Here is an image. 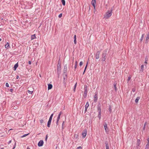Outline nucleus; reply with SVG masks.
<instances>
[{
  "instance_id": "nucleus-53",
  "label": "nucleus",
  "mask_w": 149,
  "mask_h": 149,
  "mask_svg": "<svg viewBox=\"0 0 149 149\" xmlns=\"http://www.w3.org/2000/svg\"><path fill=\"white\" fill-rule=\"evenodd\" d=\"M59 120H56V124L57 125H58V122Z\"/></svg>"
},
{
  "instance_id": "nucleus-17",
  "label": "nucleus",
  "mask_w": 149,
  "mask_h": 149,
  "mask_svg": "<svg viewBox=\"0 0 149 149\" xmlns=\"http://www.w3.org/2000/svg\"><path fill=\"white\" fill-rule=\"evenodd\" d=\"M51 121H52L51 120L49 119V120L48 122V123H47V126L49 127H50V125L51 124Z\"/></svg>"
},
{
  "instance_id": "nucleus-37",
  "label": "nucleus",
  "mask_w": 149,
  "mask_h": 149,
  "mask_svg": "<svg viewBox=\"0 0 149 149\" xmlns=\"http://www.w3.org/2000/svg\"><path fill=\"white\" fill-rule=\"evenodd\" d=\"M53 113L51 115V116H50V117L49 118V119L52 120V117H53Z\"/></svg>"
},
{
  "instance_id": "nucleus-42",
  "label": "nucleus",
  "mask_w": 149,
  "mask_h": 149,
  "mask_svg": "<svg viewBox=\"0 0 149 149\" xmlns=\"http://www.w3.org/2000/svg\"><path fill=\"white\" fill-rule=\"evenodd\" d=\"M132 91L133 92H134L135 91H136V89H135V88H133L132 89Z\"/></svg>"
},
{
  "instance_id": "nucleus-8",
  "label": "nucleus",
  "mask_w": 149,
  "mask_h": 149,
  "mask_svg": "<svg viewBox=\"0 0 149 149\" xmlns=\"http://www.w3.org/2000/svg\"><path fill=\"white\" fill-rule=\"evenodd\" d=\"M100 54V51H97L95 55V56L96 57V59H98L99 58V55Z\"/></svg>"
},
{
  "instance_id": "nucleus-61",
  "label": "nucleus",
  "mask_w": 149,
  "mask_h": 149,
  "mask_svg": "<svg viewBox=\"0 0 149 149\" xmlns=\"http://www.w3.org/2000/svg\"><path fill=\"white\" fill-rule=\"evenodd\" d=\"M27 149H30L29 147H27Z\"/></svg>"
},
{
  "instance_id": "nucleus-13",
  "label": "nucleus",
  "mask_w": 149,
  "mask_h": 149,
  "mask_svg": "<svg viewBox=\"0 0 149 149\" xmlns=\"http://www.w3.org/2000/svg\"><path fill=\"white\" fill-rule=\"evenodd\" d=\"M96 3L95 0H92L91 1V4L94 7V8H95V5Z\"/></svg>"
},
{
  "instance_id": "nucleus-10",
  "label": "nucleus",
  "mask_w": 149,
  "mask_h": 149,
  "mask_svg": "<svg viewBox=\"0 0 149 149\" xmlns=\"http://www.w3.org/2000/svg\"><path fill=\"white\" fill-rule=\"evenodd\" d=\"M44 142L43 140H40L38 143V146L40 147L43 146Z\"/></svg>"
},
{
  "instance_id": "nucleus-18",
  "label": "nucleus",
  "mask_w": 149,
  "mask_h": 149,
  "mask_svg": "<svg viewBox=\"0 0 149 149\" xmlns=\"http://www.w3.org/2000/svg\"><path fill=\"white\" fill-rule=\"evenodd\" d=\"M48 90L51 89L52 88V84H48Z\"/></svg>"
},
{
  "instance_id": "nucleus-26",
  "label": "nucleus",
  "mask_w": 149,
  "mask_h": 149,
  "mask_svg": "<svg viewBox=\"0 0 149 149\" xmlns=\"http://www.w3.org/2000/svg\"><path fill=\"white\" fill-rule=\"evenodd\" d=\"M18 63H16L14 65V68L15 70L18 67Z\"/></svg>"
},
{
  "instance_id": "nucleus-7",
  "label": "nucleus",
  "mask_w": 149,
  "mask_h": 149,
  "mask_svg": "<svg viewBox=\"0 0 149 149\" xmlns=\"http://www.w3.org/2000/svg\"><path fill=\"white\" fill-rule=\"evenodd\" d=\"M87 134V131L85 129L83 131L82 133V135L83 138H84L86 136Z\"/></svg>"
},
{
  "instance_id": "nucleus-64",
  "label": "nucleus",
  "mask_w": 149,
  "mask_h": 149,
  "mask_svg": "<svg viewBox=\"0 0 149 149\" xmlns=\"http://www.w3.org/2000/svg\"><path fill=\"white\" fill-rule=\"evenodd\" d=\"M1 38H0V41H1Z\"/></svg>"
},
{
  "instance_id": "nucleus-35",
  "label": "nucleus",
  "mask_w": 149,
  "mask_h": 149,
  "mask_svg": "<svg viewBox=\"0 0 149 149\" xmlns=\"http://www.w3.org/2000/svg\"><path fill=\"white\" fill-rule=\"evenodd\" d=\"M145 149H149V145L146 144Z\"/></svg>"
},
{
  "instance_id": "nucleus-20",
  "label": "nucleus",
  "mask_w": 149,
  "mask_h": 149,
  "mask_svg": "<svg viewBox=\"0 0 149 149\" xmlns=\"http://www.w3.org/2000/svg\"><path fill=\"white\" fill-rule=\"evenodd\" d=\"M141 144V141L140 139H137V143L136 144V145L138 146H139Z\"/></svg>"
},
{
  "instance_id": "nucleus-56",
  "label": "nucleus",
  "mask_w": 149,
  "mask_h": 149,
  "mask_svg": "<svg viewBox=\"0 0 149 149\" xmlns=\"http://www.w3.org/2000/svg\"><path fill=\"white\" fill-rule=\"evenodd\" d=\"M31 61H29V64L30 65L31 64Z\"/></svg>"
},
{
  "instance_id": "nucleus-63",
  "label": "nucleus",
  "mask_w": 149,
  "mask_h": 149,
  "mask_svg": "<svg viewBox=\"0 0 149 149\" xmlns=\"http://www.w3.org/2000/svg\"><path fill=\"white\" fill-rule=\"evenodd\" d=\"M1 149H4V148H1Z\"/></svg>"
},
{
  "instance_id": "nucleus-30",
  "label": "nucleus",
  "mask_w": 149,
  "mask_h": 149,
  "mask_svg": "<svg viewBox=\"0 0 149 149\" xmlns=\"http://www.w3.org/2000/svg\"><path fill=\"white\" fill-rule=\"evenodd\" d=\"M144 34H143L141 36V38L140 39V41L142 42L143 40V39L144 38Z\"/></svg>"
},
{
  "instance_id": "nucleus-21",
  "label": "nucleus",
  "mask_w": 149,
  "mask_h": 149,
  "mask_svg": "<svg viewBox=\"0 0 149 149\" xmlns=\"http://www.w3.org/2000/svg\"><path fill=\"white\" fill-rule=\"evenodd\" d=\"M36 38V35L35 34L31 35V40H33Z\"/></svg>"
},
{
  "instance_id": "nucleus-55",
  "label": "nucleus",
  "mask_w": 149,
  "mask_h": 149,
  "mask_svg": "<svg viewBox=\"0 0 149 149\" xmlns=\"http://www.w3.org/2000/svg\"><path fill=\"white\" fill-rule=\"evenodd\" d=\"M87 108H85V112L87 111Z\"/></svg>"
},
{
  "instance_id": "nucleus-39",
  "label": "nucleus",
  "mask_w": 149,
  "mask_h": 149,
  "mask_svg": "<svg viewBox=\"0 0 149 149\" xmlns=\"http://www.w3.org/2000/svg\"><path fill=\"white\" fill-rule=\"evenodd\" d=\"M147 61H148V58H146L145 59V62L144 63L145 64H147Z\"/></svg>"
},
{
  "instance_id": "nucleus-60",
  "label": "nucleus",
  "mask_w": 149,
  "mask_h": 149,
  "mask_svg": "<svg viewBox=\"0 0 149 149\" xmlns=\"http://www.w3.org/2000/svg\"><path fill=\"white\" fill-rule=\"evenodd\" d=\"M86 68H86V67H85L84 71H85V70H86Z\"/></svg>"
},
{
  "instance_id": "nucleus-46",
  "label": "nucleus",
  "mask_w": 149,
  "mask_h": 149,
  "mask_svg": "<svg viewBox=\"0 0 149 149\" xmlns=\"http://www.w3.org/2000/svg\"><path fill=\"white\" fill-rule=\"evenodd\" d=\"M62 13H61V14H60L58 15V17L59 18L61 17L62 16Z\"/></svg>"
},
{
  "instance_id": "nucleus-38",
  "label": "nucleus",
  "mask_w": 149,
  "mask_h": 149,
  "mask_svg": "<svg viewBox=\"0 0 149 149\" xmlns=\"http://www.w3.org/2000/svg\"><path fill=\"white\" fill-rule=\"evenodd\" d=\"M131 78V76H129L128 77V78L127 79V82H129V81L130 80Z\"/></svg>"
},
{
  "instance_id": "nucleus-11",
  "label": "nucleus",
  "mask_w": 149,
  "mask_h": 149,
  "mask_svg": "<svg viewBox=\"0 0 149 149\" xmlns=\"http://www.w3.org/2000/svg\"><path fill=\"white\" fill-rule=\"evenodd\" d=\"M97 93L94 96V102H96L97 101L98 99V96H97Z\"/></svg>"
},
{
  "instance_id": "nucleus-48",
  "label": "nucleus",
  "mask_w": 149,
  "mask_h": 149,
  "mask_svg": "<svg viewBox=\"0 0 149 149\" xmlns=\"http://www.w3.org/2000/svg\"><path fill=\"white\" fill-rule=\"evenodd\" d=\"M6 87H8L9 86V84H8V83H6Z\"/></svg>"
},
{
  "instance_id": "nucleus-62",
  "label": "nucleus",
  "mask_w": 149,
  "mask_h": 149,
  "mask_svg": "<svg viewBox=\"0 0 149 149\" xmlns=\"http://www.w3.org/2000/svg\"><path fill=\"white\" fill-rule=\"evenodd\" d=\"M40 75V77H42V76H41L42 75Z\"/></svg>"
},
{
  "instance_id": "nucleus-40",
  "label": "nucleus",
  "mask_w": 149,
  "mask_h": 149,
  "mask_svg": "<svg viewBox=\"0 0 149 149\" xmlns=\"http://www.w3.org/2000/svg\"><path fill=\"white\" fill-rule=\"evenodd\" d=\"M27 91L28 92V93H29V94H31L32 93H33V91H30L29 90H28Z\"/></svg>"
},
{
  "instance_id": "nucleus-28",
  "label": "nucleus",
  "mask_w": 149,
  "mask_h": 149,
  "mask_svg": "<svg viewBox=\"0 0 149 149\" xmlns=\"http://www.w3.org/2000/svg\"><path fill=\"white\" fill-rule=\"evenodd\" d=\"M77 83H76L74 86V89H73V91L74 92H75V89H76V86H77Z\"/></svg>"
},
{
  "instance_id": "nucleus-54",
  "label": "nucleus",
  "mask_w": 149,
  "mask_h": 149,
  "mask_svg": "<svg viewBox=\"0 0 149 149\" xmlns=\"http://www.w3.org/2000/svg\"><path fill=\"white\" fill-rule=\"evenodd\" d=\"M10 92H11L12 93L13 92V89H10Z\"/></svg>"
},
{
  "instance_id": "nucleus-4",
  "label": "nucleus",
  "mask_w": 149,
  "mask_h": 149,
  "mask_svg": "<svg viewBox=\"0 0 149 149\" xmlns=\"http://www.w3.org/2000/svg\"><path fill=\"white\" fill-rule=\"evenodd\" d=\"M104 127L105 132H106V133H108L109 132V130H108V129L107 126V125L106 123H105L104 124Z\"/></svg>"
},
{
  "instance_id": "nucleus-27",
  "label": "nucleus",
  "mask_w": 149,
  "mask_h": 149,
  "mask_svg": "<svg viewBox=\"0 0 149 149\" xmlns=\"http://www.w3.org/2000/svg\"><path fill=\"white\" fill-rule=\"evenodd\" d=\"M87 86L86 85H84V91H87Z\"/></svg>"
},
{
  "instance_id": "nucleus-24",
  "label": "nucleus",
  "mask_w": 149,
  "mask_h": 149,
  "mask_svg": "<svg viewBox=\"0 0 149 149\" xmlns=\"http://www.w3.org/2000/svg\"><path fill=\"white\" fill-rule=\"evenodd\" d=\"M87 91H84V97H86L87 96Z\"/></svg>"
},
{
  "instance_id": "nucleus-9",
  "label": "nucleus",
  "mask_w": 149,
  "mask_h": 149,
  "mask_svg": "<svg viewBox=\"0 0 149 149\" xmlns=\"http://www.w3.org/2000/svg\"><path fill=\"white\" fill-rule=\"evenodd\" d=\"M57 70L59 72L61 70V65L58 61L57 65Z\"/></svg>"
},
{
  "instance_id": "nucleus-19",
  "label": "nucleus",
  "mask_w": 149,
  "mask_h": 149,
  "mask_svg": "<svg viewBox=\"0 0 149 149\" xmlns=\"http://www.w3.org/2000/svg\"><path fill=\"white\" fill-rule=\"evenodd\" d=\"M5 47L7 49H8L10 47L9 44L8 42H7L5 45Z\"/></svg>"
},
{
  "instance_id": "nucleus-58",
  "label": "nucleus",
  "mask_w": 149,
  "mask_h": 149,
  "mask_svg": "<svg viewBox=\"0 0 149 149\" xmlns=\"http://www.w3.org/2000/svg\"><path fill=\"white\" fill-rule=\"evenodd\" d=\"M19 78V77L18 76H17L16 77V79H18Z\"/></svg>"
},
{
  "instance_id": "nucleus-49",
  "label": "nucleus",
  "mask_w": 149,
  "mask_h": 149,
  "mask_svg": "<svg viewBox=\"0 0 149 149\" xmlns=\"http://www.w3.org/2000/svg\"><path fill=\"white\" fill-rule=\"evenodd\" d=\"M82 147L81 146L78 147L76 149H81Z\"/></svg>"
},
{
  "instance_id": "nucleus-51",
  "label": "nucleus",
  "mask_w": 149,
  "mask_h": 149,
  "mask_svg": "<svg viewBox=\"0 0 149 149\" xmlns=\"http://www.w3.org/2000/svg\"><path fill=\"white\" fill-rule=\"evenodd\" d=\"M11 140H10V141H9L8 142V144H10L11 143Z\"/></svg>"
},
{
  "instance_id": "nucleus-50",
  "label": "nucleus",
  "mask_w": 149,
  "mask_h": 149,
  "mask_svg": "<svg viewBox=\"0 0 149 149\" xmlns=\"http://www.w3.org/2000/svg\"><path fill=\"white\" fill-rule=\"evenodd\" d=\"M28 134H24V135H23L22 137H25L27 135H28Z\"/></svg>"
},
{
  "instance_id": "nucleus-2",
  "label": "nucleus",
  "mask_w": 149,
  "mask_h": 149,
  "mask_svg": "<svg viewBox=\"0 0 149 149\" xmlns=\"http://www.w3.org/2000/svg\"><path fill=\"white\" fill-rule=\"evenodd\" d=\"M107 50H104L103 52L102 59V61H104L106 60L105 56L107 54Z\"/></svg>"
},
{
  "instance_id": "nucleus-15",
  "label": "nucleus",
  "mask_w": 149,
  "mask_h": 149,
  "mask_svg": "<svg viewBox=\"0 0 149 149\" xmlns=\"http://www.w3.org/2000/svg\"><path fill=\"white\" fill-rule=\"evenodd\" d=\"M105 143L106 144V149H109V144L107 141L105 142Z\"/></svg>"
},
{
  "instance_id": "nucleus-57",
  "label": "nucleus",
  "mask_w": 149,
  "mask_h": 149,
  "mask_svg": "<svg viewBox=\"0 0 149 149\" xmlns=\"http://www.w3.org/2000/svg\"><path fill=\"white\" fill-rule=\"evenodd\" d=\"M88 65V63H86V66L85 67L87 68V67Z\"/></svg>"
},
{
  "instance_id": "nucleus-59",
  "label": "nucleus",
  "mask_w": 149,
  "mask_h": 149,
  "mask_svg": "<svg viewBox=\"0 0 149 149\" xmlns=\"http://www.w3.org/2000/svg\"><path fill=\"white\" fill-rule=\"evenodd\" d=\"M139 146H138L136 145V148H139Z\"/></svg>"
},
{
  "instance_id": "nucleus-22",
  "label": "nucleus",
  "mask_w": 149,
  "mask_h": 149,
  "mask_svg": "<svg viewBox=\"0 0 149 149\" xmlns=\"http://www.w3.org/2000/svg\"><path fill=\"white\" fill-rule=\"evenodd\" d=\"M74 43L75 44H76L77 43V41H76V35H75L74 36Z\"/></svg>"
},
{
  "instance_id": "nucleus-52",
  "label": "nucleus",
  "mask_w": 149,
  "mask_h": 149,
  "mask_svg": "<svg viewBox=\"0 0 149 149\" xmlns=\"http://www.w3.org/2000/svg\"><path fill=\"white\" fill-rule=\"evenodd\" d=\"M74 68H75V69H76L77 68V61H76V62L74 66Z\"/></svg>"
},
{
  "instance_id": "nucleus-23",
  "label": "nucleus",
  "mask_w": 149,
  "mask_h": 149,
  "mask_svg": "<svg viewBox=\"0 0 149 149\" xmlns=\"http://www.w3.org/2000/svg\"><path fill=\"white\" fill-rule=\"evenodd\" d=\"M140 99V97H136V99L135 100V102L137 103L138 102L139 100Z\"/></svg>"
},
{
  "instance_id": "nucleus-47",
  "label": "nucleus",
  "mask_w": 149,
  "mask_h": 149,
  "mask_svg": "<svg viewBox=\"0 0 149 149\" xmlns=\"http://www.w3.org/2000/svg\"><path fill=\"white\" fill-rule=\"evenodd\" d=\"M47 138H48V135H47V134L46 135L45 138V140L46 141H47Z\"/></svg>"
},
{
  "instance_id": "nucleus-31",
  "label": "nucleus",
  "mask_w": 149,
  "mask_h": 149,
  "mask_svg": "<svg viewBox=\"0 0 149 149\" xmlns=\"http://www.w3.org/2000/svg\"><path fill=\"white\" fill-rule=\"evenodd\" d=\"M89 106V103L88 102H87L85 106V108H88Z\"/></svg>"
},
{
  "instance_id": "nucleus-6",
  "label": "nucleus",
  "mask_w": 149,
  "mask_h": 149,
  "mask_svg": "<svg viewBox=\"0 0 149 149\" xmlns=\"http://www.w3.org/2000/svg\"><path fill=\"white\" fill-rule=\"evenodd\" d=\"M67 64L64 65V69L63 70V73L65 74L67 73Z\"/></svg>"
},
{
  "instance_id": "nucleus-5",
  "label": "nucleus",
  "mask_w": 149,
  "mask_h": 149,
  "mask_svg": "<svg viewBox=\"0 0 149 149\" xmlns=\"http://www.w3.org/2000/svg\"><path fill=\"white\" fill-rule=\"evenodd\" d=\"M97 111H98V113H100V112H101V105L100 103H98L97 106Z\"/></svg>"
},
{
  "instance_id": "nucleus-44",
  "label": "nucleus",
  "mask_w": 149,
  "mask_h": 149,
  "mask_svg": "<svg viewBox=\"0 0 149 149\" xmlns=\"http://www.w3.org/2000/svg\"><path fill=\"white\" fill-rule=\"evenodd\" d=\"M83 64V62L81 61L79 63V65L81 66Z\"/></svg>"
},
{
  "instance_id": "nucleus-45",
  "label": "nucleus",
  "mask_w": 149,
  "mask_h": 149,
  "mask_svg": "<svg viewBox=\"0 0 149 149\" xmlns=\"http://www.w3.org/2000/svg\"><path fill=\"white\" fill-rule=\"evenodd\" d=\"M16 143L15 142V144L14 145V146L13 147V148L12 149H15V146H16Z\"/></svg>"
},
{
  "instance_id": "nucleus-3",
  "label": "nucleus",
  "mask_w": 149,
  "mask_h": 149,
  "mask_svg": "<svg viewBox=\"0 0 149 149\" xmlns=\"http://www.w3.org/2000/svg\"><path fill=\"white\" fill-rule=\"evenodd\" d=\"M67 75H64L63 76V83L64 84L65 86L66 83L67 81Z\"/></svg>"
},
{
  "instance_id": "nucleus-16",
  "label": "nucleus",
  "mask_w": 149,
  "mask_h": 149,
  "mask_svg": "<svg viewBox=\"0 0 149 149\" xmlns=\"http://www.w3.org/2000/svg\"><path fill=\"white\" fill-rule=\"evenodd\" d=\"M62 113V112L61 111L59 113L57 118V120L58 121L59 120L60 118V116L61 115Z\"/></svg>"
},
{
  "instance_id": "nucleus-36",
  "label": "nucleus",
  "mask_w": 149,
  "mask_h": 149,
  "mask_svg": "<svg viewBox=\"0 0 149 149\" xmlns=\"http://www.w3.org/2000/svg\"><path fill=\"white\" fill-rule=\"evenodd\" d=\"M101 112H100V113H98V117L99 118V119H100L101 118Z\"/></svg>"
},
{
  "instance_id": "nucleus-12",
  "label": "nucleus",
  "mask_w": 149,
  "mask_h": 149,
  "mask_svg": "<svg viewBox=\"0 0 149 149\" xmlns=\"http://www.w3.org/2000/svg\"><path fill=\"white\" fill-rule=\"evenodd\" d=\"M149 38V33L148 32L147 34L146 37V43H147L148 42Z\"/></svg>"
},
{
  "instance_id": "nucleus-1",
  "label": "nucleus",
  "mask_w": 149,
  "mask_h": 149,
  "mask_svg": "<svg viewBox=\"0 0 149 149\" xmlns=\"http://www.w3.org/2000/svg\"><path fill=\"white\" fill-rule=\"evenodd\" d=\"M112 10H108L104 15V18L107 19L110 17L112 15Z\"/></svg>"
},
{
  "instance_id": "nucleus-32",
  "label": "nucleus",
  "mask_w": 149,
  "mask_h": 149,
  "mask_svg": "<svg viewBox=\"0 0 149 149\" xmlns=\"http://www.w3.org/2000/svg\"><path fill=\"white\" fill-rule=\"evenodd\" d=\"M61 2H62V3L63 5V6H65V0H61Z\"/></svg>"
},
{
  "instance_id": "nucleus-29",
  "label": "nucleus",
  "mask_w": 149,
  "mask_h": 149,
  "mask_svg": "<svg viewBox=\"0 0 149 149\" xmlns=\"http://www.w3.org/2000/svg\"><path fill=\"white\" fill-rule=\"evenodd\" d=\"M147 123V122H145L144 123V125L143 126V130H145V127H146V125Z\"/></svg>"
},
{
  "instance_id": "nucleus-25",
  "label": "nucleus",
  "mask_w": 149,
  "mask_h": 149,
  "mask_svg": "<svg viewBox=\"0 0 149 149\" xmlns=\"http://www.w3.org/2000/svg\"><path fill=\"white\" fill-rule=\"evenodd\" d=\"M111 111L112 109L111 105H109V111L110 112V113H111Z\"/></svg>"
},
{
  "instance_id": "nucleus-41",
  "label": "nucleus",
  "mask_w": 149,
  "mask_h": 149,
  "mask_svg": "<svg viewBox=\"0 0 149 149\" xmlns=\"http://www.w3.org/2000/svg\"><path fill=\"white\" fill-rule=\"evenodd\" d=\"M40 123L42 124L44 122V120L43 119H41L40 121Z\"/></svg>"
},
{
  "instance_id": "nucleus-34",
  "label": "nucleus",
  "mask_w": 149,
  "mask_h": 149,
  "mask_svg": "<svg viewBox=\"0 0 149 149\" xmlns=\"http://www.w3.org/2000/svg\"><path fill=\"white\" fill-rule=\"evenodd\" d=\"M65 126V125L64 124V122L63 121V123L62 124V129H63L64 128Z\"/></svg>"
},
{
  "instance_id": "nucleus-43",
  "label": "nucleus",
  "mask_w": 149,
  "mask_h": 149,
  "mask_svg": "<svg viewBox=\"0 0 149 149\" xmlns=\"http://www.w3.org/2000/svg\"><path fill=\"white\" fill-rule=\"evenodd\" d=\"M147 141H148V142H147V144H148V145H149V138H148L147 139Z\"/></svg>"
},
{
  "instance_id": "nucleus-33",
  "label": "nucleus",
  "mask_w": 149,
  "mask_h": 149,
  "mask_svg": "<svg viewBox=\"0 0 149 149\" xmlns=\"http://www.w3.org/2000/svg\"><path fill=\"white\" fill-rule=\"evenodd\" d=\"M144 68V65H141V71H143V70Z\"/></svg>"
},
{
  "instance_id": "nucleus-14",
  "label": "nucleus",
  "mask_w": 149,
  "mask_h": 149,
  "mask_svg": "<svg viewBox=\"0 0 149 149\" xmlns=\"http://www.w3.org/2000/svg\"><path fill=\"white\" fill-rule=\"evenodd\" d=\"M116 84H117V83H116V82H115L114 83L113 86H114V88L115 91L116 92L117 91V89L116 86Z\"/></svg>"
}]
</instances>
